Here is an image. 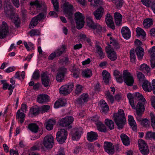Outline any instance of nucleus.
Wrapping results in <instances>:
<instances>
[{"label":"nucleus","mask_w":155,"mask_h":155,"mask_svg":"<svg viewBox=\"0 0 155 155\" xmlns=\"http://www.w3.org/2000/svg\"><path fill=\"white\" fill-rule=\"evenodd\" d=\"M142 88L143 90L148 92H151L152 90V88L151 83L147 80H145L142 84Z\"/></svg>","instance_id":"25"},{"label":"nucleus","mask_w":155,"mask_h":155,"mask_svg":"<svg viewBox=\"0 0 155 155\" xmlns=\"http://www.w3.org/2000/svg\"><path fill=\"white\" fill-rule=\"evenodd\" d=\"M105 123L109 128L112 130L114 129V124L112 120L108 119H106L105 120Z\"/></svg>","instance_id":"41"},{"label":"nucleus","mask_w":155,"mask_h":155,"mask_svg":"<svg viewBox=\"0 0 155 155\" xmlns=\"http://www.w3.org/2000/svg\"><path fill=\"white\" fill-rule=\"evenodd\" d=\"M106 51L108 58L111 61H114L117 58V55L116 52L110 46L106 48Z\"/></svg>","instance_id":"13"},{"label":"nucleus","mask_w":155,"mask_h":155,"mask_svg":"<svg viewBox=\"0 0 155 155\" xmlns=\"http://www.w3.org/2000/svg\"><path fill=\"white\" fill-rule=\"evenodd\" d=\"M40 76V72L38 71L37 70L34 71L32 77L34 79L37 80L39 78Z\"/></svg>","instance_id":"60"},{"label":"nucleus","mask_w":155,"mask_h":155,"mask_svg":"<svg viewBox=\"0 0 155 155\" xmlns=\"http://www.w3.org/2000/svg\"><path fill=\"white\" fill-rule=\"evenodd\" d=\"M68 135V132L64 129H61L58 131L56 135L58 142L60 144L64 143L66 140Z\"/></svg>","instance_id":"10"},{"label":"nucleus","mask_w":155,"mask_h":155,"mask_svg":"<svg viewBox=\"0 0 155 155\" xmlns=\"http://www.w3.org/2000/svg\"><path fill=\"white\" fill-rule=\"evenodd\" d=\"M104 147L105 151L109 154L112 155L114 153V147L112 143L105 142L104 143Z\"/></svg>","instance_id":"15"},{"label":"nucleus","mask_w":155,"mask_h":155,"mask_svg":"<svg viewBox=\"0 0 155 155\" xmlns=\"http://www.w3.org/2000/svg\"><path fill=\"white\" fill-rule=\"evenodd\" d=\"M135 51L138 59L141 60L143 58L144 54L143 48L138 46L136 48Z\"/></svg>","instance_id":"28"},{"label":"nucleus","mask_w":155,"mask_h":155,"mask_svg":"<svg viewBox=\"0 0 155 155\" xmlns=\"http://www.w3.org/2000/svg\"><path fill=\"white\" fill-rule=\"evenodd\" d=\"M91 28L94 29H96V31H97V32H101L102 31V27L98 24L95 25L94 24L93 25V26H92Z\"/></svg>","instance_id":"62"},{"label":"nucleus","mask_w":155,"mask_h":155,"mask_svg":"<svg viewBox=\"0 0 155 155\" xmlns=\"http://www.w3.org/2000/svg\"><path fill=\"white\" fill-rule=\"evenodd\" d=\"M100 104L102 112L105 113L108 111L109 107L105 101L103 100H101Z\"/></svg>","instance_id":"29"},{"label":"nucleus","mask_w":155,"mask_h":155,"mask_svg":"<svg viewBox=\"0 0 155 155\" xmlns=\"http://www.w3.org/2000/svg\"><path fill=\"white\" fill-rule=\"evenodd\" d=\"M39 21L35 17L32 18L31 21L29 28H31L36 26L38 23Z\"/></svg>","instance_id":"46"},{"label":"nucleus","mask_w":155,"mask_h":155,"mask_svg":"<svg viewBox=\"0 0 155 155\" xmlns=\"http://www.w3.org/2000/svg\"><path fill=\"white\" fill-rule=\"evenodd\" d=\"M30 6L31 8L35 7L38 9H39L41 6V5L37 0L31 2L30 3Z\"/></svg>","instance_id":"45"},{"label":"nucleus","mask_w":155,"mask_h":155,"mask_svg":"<svg viewBox=\"0 0 155 155\" xmlns=\"http://www.w3.org/2000/svg\"><path fill=\"white\" fill-rule=\"evenodd\" d=\"M24 45L28 51H30L34 49V45L31 42H28V44L26 41L23 42Z\"/></svg>","instance_id":"48"},{"label":"nucleus","mask_w":155,"mask_h":155,"mask_svg":"<svg viewBox=\"0 0 155 155\" xmlns=\"http://www.w3.org/2000/svg\"><path fill=\"white\" fill-rule=\"evenodd\" d=\"M146 137L149 139H151L155 140V132H148L146 134Z\"/></svg>","instance_id":"54"},{"label":"nucleus","mask_w":155,"mask_h":155,"mask_svg":"<svg viewBox=\"0 0 155 155\" xmlns=\"http://www.w3.org/2000/svg\"><path fill=\"white\" fill-rule=\"evenodd\" d=\"M49 101L48 96L45 94L40 95L37 98V101L39 103H43Z\"/></svg>","instance_id":"26"},{"label":"nucleus","mask_w":155,"mask_h":155,"mask_svg":"<svg viewBox=\"0 0 155 155\" xmlns=\"http://www.w3.org/2000/svg\"><path fill=\"white\" fill-rule=\"evenodd\" d=\"M66 104V100L63 98H60L57 100L54 104V107L58 108L65 106Z\"/></svg>","instance_id":"23"},{"label":"nucleus","mask_w":155,"mask_h":155,"mask_svg":"<svg viewBox=\"0 0 155 155\" xmlns=\"http://www.w3.org/2000/svg\"><path fill=\"white\" fill-rule=\"evenodd\" d=\"M135 98L140 101L136 107V110L137 118L138 121H140V117L144 111V105L147 102L144 97L139 93H135Z\"/></svg>","instance_id":"2"},{"label":"nucleus","mask_w":155,"mask_h":155,"mask_svg":"<svg viewBox=\"0 0 155 155\" xmlns=\"http://www.w3.org/2000/svg\"><path fill=\"white\" fill-rule=\"evenodd\" d=\"M66 46L63 45L60 47L55 51L54 52L58 57L61 56L63 53H65L66 52Z\"/></svg>","instance_id":"32"},{"label":"nucleus","mask_w":155,"mask_h":155,"mask_svg":"<svg viewBox=\"0 0 155 155\" xmlns=\"http://www.w3.org/2000/svg\"><path fill=\"white\" fill-rule=\"evenodd\" d=\"M113 117L118 128L119 129H122L126 122L125 116L123 110H119L117 113L114 114Z\"/></svg>","instance_id":"4"},{"label":"nucleus","mask_w":155,"mask_h":155,"mask_svg":"<svg viewBox=\"0 0 155 155\" xmlns=\"http://www.w3.org/2000/svg\"><path fill=\"white\" fill-rule=\"evenodd\" d=\"M98 137L97 133L93 131L87 133V140L91 142H93L97 140Z\"/></svg>","instance_id":"19"},{"label":"nucleus","mask_w":155,"mask_h":155,"mask_svg":"<svg viewBox=\"0 0 155 155\" xmlns=\"http://www.w3.org/2000/svg\"><path fill=\"white\" fill-rule=\"evenodd\" d=\"M39 108L37 106L32 107L30 109V113L34 115H36L38 114Z\"/></svg>","instance_id":"51"},{"label":"nucleus","mask_w":155,"mask_h":155,"mask_svg":"<svg viewBox=\"0 0 155 155\" xmlns=\"http://www.w3.org/2000/svg\"><path fill=\"white\" fill-rule=\"evenodd\" d=\"M75 90V93L77 94H79L81 93L82 90V86L79 84H77L76 86Z\"/></svg>","instance_id":"58"},{"label":"nucleus","mask_w":155,"mask_h":155,"mask_svg":"<svg viewBox=\"0 0 155 155\" xmlns=\"http://www.w3.org/2000/svg\"><path fill=\"white\" fill-rule=\"evenodd\" d=\"M121 33L124 38L126 39H129L130 37V31L127 27H124L122 28Z\"/></svg>","instance_id":"21"},{"label":"nucleus","mask_w":155,"mask_h":155,"mask_svg":"<svg viewBox=\"0 0 155 155\" xmlns=\"http://www.w3.org/2000/svg\"><path fill=\"white\" fill-rule=\"evenodd\" d=\"M74 19L76 23L77 28L79 29L82 28L84 23V15L79 12H77L74 14Z\"/></svg>","instance_id":"6"},{"label":"nucleus","mask_w":155,"mask_h":155,"mask_svg":"<svg viewBox=\"0 0 155 155\" xmlns=\"http://www.w3.org/2000/svg\"><path fill=\"white\" fill-rule=\"evenodd\" d=\"M148 52L151 54V57L155 58V46L153 47L148 51Z\"/></svg>","instance_id":"63"},{"label":"nucleus","mask_w":155,"mask_h":155,"mask_svg":"<svg viewBox=\"0 0 155 155\" xmlns=\"http://www.w3.org/2000/svg\"><path fill=\"white\" fill-rule=\"evenodd\" d=\"M28 127L32 132L34 133H37L39 129L38 126L36 124L34 123L29 124Z\"/></svg>","instance_id":"30"},{"label":"nucleus","mask_w":155,"mask_h":155,"mask_svg":"<svg viewBox=\"0 0 155 155\" xmlns=\"http://www.w3.org/2000/svg\"><path fill=\"white\" fill-rule=\"evenodd\" d=\"M4 9L6 16L11 19L16 27H18L20 23V18L18 15L14 13L13 6L10 2H8L6 3Z\"/></svg>","instance_id":"3"},{"label":"nucleus","mask_w":155,"mask_h":155,"mask_svg":"<svg viewBox=\"0 0 155 155\" xmlns=\"http://www.w3.org/2000/svg\"><path fill=\"white\" fill-rule=\"evenodd\" d=\"M95 124L97 130L100 132L104 133L107 132V129L105 125L101 121L96 122Z\"/></svg>","instance_id":"34"},{"label":"nucleus","mask_w":155,"mask_h":155,"mask_svg":"<svg viewBox=\"0 0 155 155\" xmlns=\"http://www.w3.org/2000/svg\"><path fill=\"white\" fill-rule=\"evenodd\" d=\"M130 58L131 61L133 62H134L136 58L135 54L134 51V50H130Z\"/></svg>","instance_id":"57"},{"label":"nucleus","mask_w":155,"mask_h":155,"mask_svg":"<svg viewBox=\"0 0 155 155\" xmlns=\"http://www.w3.org/2000/svg\"><path fill=\"white\" fill-rule=\"evenodd\" d=\"M142 4L147 7H149L152 3V0H141Z\"/></svg>","instance_id":"61"},{"label":"nucleus","mask_w":155,"mask_h":155,"mask_svg":"<svg viewBox=\"0 0 155 155\" xmlns=\"http://www.w3.org/2000/svg\"><path fill=\"white\" fill-rule=\"evenodd\" d=\"M82 128L81 127L72 129L70 134V135L72 136V140L76 141L78 140L82 133Z\"/></svg>","instance_id":"11"},{"label":"nucleus","mask_w":155,"mask_h":155,"mask_svg":"<svg viewBox=\"0 0 155 155\" xmlns=\"http://www.w3.org/2000/svg\"><path fill=\"white\" fill-rule=\"evenodd\" d=\"M55 120L53 119H49L46 124V127L48 130H52L53 127V126L55 123Z\"/></svg>","instance_id":"37"},{"label":"nucleus","mask_w":155,"mask_h":155,"mask_svg":"<svg viewBox=\"0 0 155 155\" xmlns=\"http://www.w3.org/2000/svg\"><path fill=\"white\" fill-rule=\"evenodd\" d=\"M74 87V84L73 82L68 84L61 86L60 88V93L64 95H67L72 91Z\"/></svg>","instance_id":"8"},{"label":"nucleus","mask_w":155,"mask_h":155,"mask_svg":"<svg viewBox=\"0 0 155 155\" xmlns=\"http://www.w3.org/2000/svg\"><path fill=\"white\" fill-rule=\"evenodd\" d=\"M82 75L83 76L86 78H89L92 75L91 71L90 69L85 70L82 72Z\"/></svg>","instance_id":"50"},{"label":"nucleus","mask_w":155,"mask_h":155,"mask_svg":"<svg viewBox=\"0 0 155 155\" xmlns=\"http://www.w3.org/2000/svg\"><path fill=\"white\" fill-rule=\"evenodd\" d=\"M74 121V118L71 116H67L61 119L59 122V125L66 128L69 129L71 128V124Z\"/></svg>","instance_id":"7"},{"label":"nucleus","mask_w":155,"mask_h":155,"mask_svg":"<svg viewBox=\"0 0 155 155\" xmlns=\"http://www.w3.org/2000/svg\"><path fill=\"white\" fill-rule=\"evenodd\" d=\"M102 74L104 83L106 84H108L110 78V74L108 72L104 70L102 72Z\"/></svg>","instance_id":"35"},{"label":"nucleus","mask_w":155,"mask_h":155,"mask_svg":"<svg viewBox=\"0 0 155 155\" xmlns=\"http://www.w3.org/2000/svg\"><path fill=\"white\" fill-rule=\"evenodd\" d=\"M115 22L117 25L119 26L121 24L122 21V15L118 12H115L114 14Z\"/></svg>","instance_id":"31"},{"label":"nucleus","mask_w":155,"mask_h":155,"mask_svg":"<svg viewBox=\"0 0 155 155\" xmlns=\"http://www.w3.org/2000/svg\"><path fill=\"white\" fill-rule=\"evenodd\" d=\"M136 31L138 36H141L143 38L146 37V33L142 28L138 27L136 29Z\"/></svg>","instance_id":"39"},{"label":"nucleus","mask_w":155,"mask_h":155,"mask_svg":"<svg viewBox=\"0 0 155 155\" xmlns=\"http://www.w3.org/2000/svg\"><path fill=\"white\" fill-rule=\"evenodd\" d=\"M127 98L129 99V102L131 106L133 109H136V107L134 105V101L131 94L129 93L127 95Z\"/></svg>","instance_id":"47"},{"label":"nucleus","mask_w":155,"mask_h":155,"mask_svg":"<svg viewBox=\"0 0 155 155\" xmlns=\"http://www.w3.org/2000/svg\"><path fill=\"white\" fill-rule=\"evenodd\" d=\"M8 32V26L5 22L3 21L2 26L0 27V38L5 37Z\"/></svg>","instance_id":"16"},{"label":"nucleus","mask_w":155,"mask_h":155,"mask_svg":"<svg viewBox=\"0 0 155 155\" xmlns=\"http://www.w3.org/2000/svg\"><path fill=\"white\" fill-rule=\"evenodd\" d=\"M137 76L140 81L144 82L145 80H146L144 74L140 72H139L137 73Z\"/></svg>","instance_id":"52"},{"label":"nucleus","mask_w":155,"mask_h":155,"mask_svg":"<svg viewBox=\"0 0 155 155\" xmlns=\"http://www.w3.org/2000/svg\"><path fill=\"white\" fill-rule=\"evenodd\" d=\"M67 70L66 68L62 67L60 68L57 73L56 80L58 82H62L64 80L65 74L66 73Z\"/></svg>","instance_id":"14"},{"label":"nucleus","mask_w":155,"mask_h":155,"mask_svg":"<svg viewBox=\"0 0 155 155\" xmlns=\"http://www.w3.org/2000/svg\"><path fill=\"white\" fill-rule=\"evenodd\" d=\"M105 21L108 27L113 30L115 29V25L113 21V18L110 14H107Z\"/></svg>","instance_id":"18"},{"label":"nucleus","mask_w":155,"mask_h":155,"mask_svg":"<svg viewBox=\"0 0 155 155\" xmlns=\"http://www.w3.org/2000/svg\"><path fill=\"white\" fill-rule=\"evenodd\" d=\"M72 73H73L74 77L75 78H78L80 74L79 70L78 69L76 71H74V69L72 70Z\"/></svg>","instance_id":"64"},{"label":"nucleus","mask_w":155,"mask_h":155,"mask_svg":"<svg viewBox=\"0 0 155 155\" xmlns=\"http://www.w3.org/2000/svg\"><path fill=\"white\" fill-rule=\"evenodd\" d=\"M120 137L124 145L127 146L130 144V141L129 137L126 135L124 134H122Z\"/></svg>","instance_id":"27"},{"label":"nucleus","mask_w":155,"mask_h":155,"mask_svg":"<svg viewBox=\"0 0 155 155\" xmlns=\"http://www.w3.org/2000/svg\"><path fill=\"white\" fill-rule=\"evenodd\" d=\"M114 76L117 81L119 83H122L123 81L128 86H132L134 82V79L132 75L127 70L123 71V76L121 72L117 70L114 71Z\"/></svg>","instance_id":"1"},{"label":"nucleus","mask_w":155,"mask_h":155,"mask_svg":"<svg viewBox=\"0 0 155 155\" xmlns=\"http://www.w3.org/2000/svg\"><path fill=\"white\" fill-rule=\"evenodd\" d=\"M24 113L21 112L20 110H18L17 113L16 118H18V119H19V120L21 124H22L25 120V115Z\"/></svg>","instance_id":"38"},{"label":"nucleus","mask_w":155,"mask_h":155,"mask_svg":"<svg viewBox=\"0 0 155 155\" xmlns=\"http://www.w3.org/2000/svg\"><path fill=\"white\" fill-rule=\"evenodd\" d=\"M111 33H109L107 34V36L109 37L110 40V44L114 47L115 49H117L119 48H120L119 45L116 41L111 37Z\"/></svg>","instance_id":"36"},{"label":"nucleus","mask_w":155,"mask_h":155,"mask_svg":"<svg viewBox=\"0 0 155 155\" xmlns=\"http://www.w3.org/2000/svg\"><path fill=\"white\" fill-rule=\"evenodd\" d=\"M41 80L42 84L45 87H47L49 85L50 80L46 73L44 72L41 74Z\"/></svg>","instance_id":"17"},{"label":"nucleus","mask_w":155,"mask_h":155,"mask_svg":"<svg viewBox=\"0 0 155 155\" xmlns=\"http://www.w3.org/2000/svg\"><path fill=\"white\" fill-rule=\"evenodd\" d=\"M89 100V97L88 94L84 93L82 94L80 98L77 101L78 103L82 104L87 102Z\"/></svg>","instance_id":"20"},{"label":"nucleus","mask_w":155,"mask_h":155,"mask_svg":"<svg viewBox=\"0 0 155 155\" xmlns=\"http://www.w3.org/2000/svg\"><path fill=\"white\" fill-rule=\"evenodd\" d=\"M91 5L93 7L98 6L103 4V2L101 0H93L89 1Z\"/></svg>","instance_id":"49"},{"label":"nucleus","mask_w":155,"mask_h":155,"mask_svg":"<svg viewBox=\"0 0 155 155\" xmlns=\"http://www.w3.org/2000/svg\"><path fill=\"white\" fill-rule=\"evenodd\" d=\"M42 144L48 149L52 148L54 144L53 137L51 135H47L44 137Z\"/></svg>","instance_id":"9"},{"label":"nucleus","mask_w":155,"mask_h":155,"mask_svg":"<svg viewBox=\"0 0 155 155\" xmlns=\"http://www.w3.org/2000/svg\"><path fill=\"white\" fill-rule=\"evenodd\" d=\"M86 17L88 25L91 28L92 26H93V25L94 24L92 19L91 16L89 15H87L86 16Z\"/></svg>","instance_id":"44"},{"label":"nucleus","mask_w":155,"mask_h":155,"mask_svg":"<svg viewBox=\"0 0 155 155\" xmlns=\"http://www.w3.org/2000/svg\"><path fill=\"white\" fill-rule=\"evenodd\" d=\"M64 14L70 21H73V6L68 2L65 3L63 5Z\"/></svg>","instance_id":"5"},{"label":"nucleus","mask_w":155,"mask_h":155,"mask_svg":"<svg viewBox=\"0 0 155 155\" xmlns=\"http://www.w3.org/2000/svg\"><path fill=\"white\" fill-rule=\"evenodd\" d=\"M96 50L97 53L99 54L100 58L101 59L104 58L105 56V55L101 48L99 45H97L96 46Z\"/></svg>","instance_id":"40"},{"label":"nucleus","mask_w":155,"mask_h":155,"mask_svg":"<svg viewBox=\"0 0 155 155\" xmlns=\"http://www.w3.org/2000/svg\"><path fill=\"white\" fill-rule=\"evenodd\" d=\"M140 70L144 73H148L150 71V68L147 64H143L140 66Z\"/></svg>","instance_id":"42"},{"label":"nucleus","mask_w":155,"mask_h":155,"mask_svg":"<svg viewBox=\"0 0 155 155\" xmlns=\"http://www.w3.org/2000/svg\"><path fill=\"white\" fill-rule=\"evenodd\" d=\"M143 24L145 28L148 29L153 25V20L150 18H146L144 20Z\"/></svg>","instance_id":"33"},{"label":"nucleus","mask_w":155,"mask_h":155,"mask_svg":"<svg viewBox=\"0 0 155 155\" xmlns=\"http://www.w3.org/2000/svg\"><path fill=\"white\" fill-rule=\"evenodd\" d=\"M105 94L107 100L111 104H113L114 101V98L113 96L110 94V92L109 91H106L105 92Z\"/></svg>","instance_id":"43"},{"label":"nucleus","mask_w":155,"mask_h":155,"mask_svg":"<svg viewBox=\"0 0 155 155\" xmlns=\"http://www.w3.org/2000/svg\"><path fill=\"white\" fill-rule=\"evenodd\" d=\"M140 150L141 153L146 155L149 153V150L145 142L142 139H140L138 141Z\"/></svg>","instance_id":"12"},{"label":"nucleus","mask_w":155,"mask_h":155,"mask_svg":"<svg viewBox=\"0 0 155 155\" xmlns=\"http://www.w3.org/2000/svg\"><path fill=\"white\" fill-rule=\"evenodd\" d=\"M150 116L152 126L153 129H155V115L152 113H151Z\"/></svg>","instance_id":"55"},{"label":"nucleus","mask_w":155,"mask_h":155,"mask_svg":"<svg viewBox=\"0 0 155 155\" xmlns=\"http://www.w3.org/2000/svg\"><path fill=\"white\" fill-rule=\"evenodd\" d=\"M46 17V14L44 13H40L38 15L35 17L39 21L44 19Z\"/></svg>","instance_id":"59"},{"label":"nucleus","mask_w":155,"mask_h":155,"mask_svg":"<svg viewBox=\"0 0 155 155\" xmlns=\"http://www.w3.org/2000/svg\"><path fill=\"white\" fill-rule=\"evenodd\" d=\"M58 0H51L52 3L54 6V10L56 12L58 11Z\"/></svg>","instance_id":"56"},{"label":"nucleus","mask_w":155,"mask_h":155,"mask_svg":"<svg viewBox=\"0 0 155 155\" xmlns=\"http://www.w3.org/2000/svg\"><path fill=\"white\" fill-rule=\"evenodd\" d=\"M128 121L130 126L131 127L133 130L137 131V127L136 122L133 117L130 115H129L128 117Z\"/></svg>","instance_id":"24"},{"label":"nucleus","mask_w":155,"mask_h":155,"mask_svg":"<svg viewBox=\"0 0 155 155\" xmlns=\"http://www.w3.org/2000/svg\"><path fill=\"white\" fill-rule=\"evenodd\" d=\"M29 34L31 36H37L40 35V31L39 30L32 29L29 32Z\"/></svg>","instance_id":"53"},{"label":"nucleus","mask_w":155,"mask_h":155,"mask_svg":"<svg viewBox=\"0 0 155 155\" xmlns=\"http://www.w3.org/2000/svg\"><path fill=\"white\" fill-rule=\"evenodd\" d=\"M104 12V9L100 7L94 12L95 18L98 20H100L102 17Z\"/></svg>","instance_id":"22"}]
</instances>
